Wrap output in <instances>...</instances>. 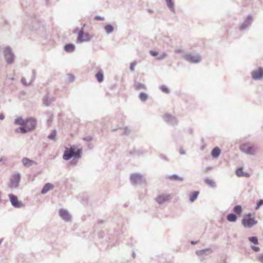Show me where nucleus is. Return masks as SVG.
<instances>
[{"mask_svg":"<svg viewBox=\"0 0 263 263\" xmlns=\"http://www.w3.org/2000/svg\"><path fill=\"white\" fill-rule=\"evenodd\" d=\"M14 123L16 125L22 126L15 129L17 133H26L32 131L35 129L36 125V120L32 118L24 120L20 117L15 119Z\"/></svg>","mask_w":263,"mask_h":263,"instance_id":"nucleus-1","label":"nucleus"},{"mask_svg":"<svg viewBox=\"0 0 263 263\" xmlns=\"http://www.w3.org/2000/svg\"><path fill=\"white\" fill-rule=\"evenodd\" d=\"M82 153L81 149L77 148L74 145H71L69 148L66 147L63 158L64 160H68L72 157L80 158Z\"/></svg>","mask_w":263,"mask_h":263,"instance_id":"nucleus-2","label":"nucleus"},{"mask_svg":"<svg viewBox=\"0 0 263 263\" xmlns=\"http://www.w3.org/2000/svg\"><path fill=\"white\" fill-rule=\"evenodd\" d=\"M240 149L246 154L253 155L256 151L257 148L251 143H246L240 145Z\"/></svg>","mask_w":263,"mask_h":263,"instance_id":"nucleus-3","label":"nucleus"},{"mask_svg":"<svg viewBox=\"0 0 263 263\" xmlns=\"http://www.w3.org/2000/svg\"><path fill=\"white\" fill-rule=\"evenodd\" d=\"M248 218H243L242 221V224L245 228H250L257 223V220H255V217H252V214L249 213L247 215Z\"/></svg>","mask_w":263,"mask_h":263,"instance_id":"nucleus-4","label":"nucleus"},{"mask_svg":"<svg viewBox=\"0 0 263 263\" xmlns=\"http://www.w3.org/2000/svg\"><path fill=\"white\" fill-rule=\"evenodd\" d=\"M9 198L11 203L15 208H20L24 206V204L22 203V202L18 200L17 196L14 195L13 194H9Z\"/></svg>","mask_w":263,"mask_h":263,"instance_id":"nucleus-5","label":"nucleus"},{"mask_svg":"<svg viewBox=\"0 0 263 263\" xmlns=\"http://www.w3.org/2000/svg\"><path fill=\"white\" fill-rule=\"evenodd\" d=\"M90 39L91 36L88 33L84 34V32L82 29L79 32L77 42L79 43L83 42H87L90 41Z\"/></svg>","mask_w":263,"mask_h":263,"instance_id":"nucleus-6","label":"nucleus"},{"mask_svg":"<svg viewBox=\"0 0 263 263\" xmlns=\"http://www.w3.org/2000/svg\"><path fill=\"white\" fill-rule=\"evenodd\" d=\"M20 181V175L19 174H14L10 181L9 186L11 188H15L18 186Z\"/></svg>","mask_w":263,"mask_h":263,"instance_id":"nucleus-7","label":"nucleus"},{"mask_svg":"<svg viewBox=\"0 0 263 263\" xmlns=\"http://www.w3.org/2000/svg\"><path fill=\"white\" fill-rule=\"evenodd\" d=\"M184 58L186 61L191 63H198L201 61V58L198 55H193L192 54H186Z\"/></svg>","mask_w":263,"mask_h":263,"instance_id":"nucleus-8","label":"nucleus"},{"mask_svg":"<svg viewBox=\"0 0 263 263\" xmlns=\"http://www.w3.org/2000/svg\"><path fill=\"white\" fill-rule=\"evenodd\" d=\"M4 54L6 60L8 63H11L14 60V55L9 47H7L4 50Z\"/></svg>","mask_w":263,"mask_h":263,"instance_id":"nucleus-9","label":"nucleus"},{"mask_svg":"<svg viewBox=\"0 0 263 263\" xmlns=\"http://www.w3.org/2000/svg\"><path fill=\"white\" fill-rule=\"evenodd\" d=\"M252 78L255 80L260 79L263 77V69L259 68L251 73Z\"/></svg>","mask_w":263,"mask_h":263,"instance_id":"nucleus-10","label":"nucleus"},{"mask_svg":"<svg viewBox=\"0 0 263 263\" xmlns=\"http://www.w3.org/2000/svg\"><path fill=\"white\" fill-rule=\"evenodd\" d=\"M170 198H171L170 195L163 194V195H159V196H158L156 198V200L158 203L161 204L166 201H168L170 199Z\"/></svg>","mask_w":263,"mask_h":263,"instance_id":"nucleus-11","label":"nucleus"},{"mask_svg":"<svg viewBox=\"0 0 263 263\" xmlns=\"http://www.w3.org/2000/svg\"><path fill=\"white\" fill-rule=\"evenodd\" d=\"M60 216L66 221H70L71 219V216L69 213L65 210L61 209L59 211Z\"/></svg>","mask_w":263,"mask_h":263,"instance_id":"nucleus-12","label":"nucleus"},{"mask_svg":"<svg viewBox=\"0 0 263 263\" xmlns=\"http://www.w3.org/2000/svg\"><path fill=\"white\" fill-rule=\"evenodd\" d=\"M22 162L24 166L26 167H29L34 164H36L35 162L27 158H23L22 159Z\"/></svg>","mask_w":263,"mask_h":263,"instance_id":"nucleus-13","label":"nucleus"},{"mask_svg":"<svg viewBox=\"0 0 263 263\" xmlns=\"http://www.w3.org/2000/svg\"><path fill=\"white\" fill-rule=\"evenodd\" d=\"M53 187H54V186L53 184H52L51 183H47L44 185L41 192L43 194H46L49 191H50V190H52Z\"/></svg>","mask_w":263,"mask_h":263,"instance_id":"nucleus-14","label":"nucleus"},{"mask_svg":"<svg viewBox=\"0 0 263 263\" xmlns=\"http://www.w3.org/2000/svg\"><path fill=\"white\" fill-rule=\"evenodd\" d=\"M236 174L238 177H250V175L246 172H243L242 168H238L236 171Z\"/></svg>","mask_w":263,"mask_h":263,"instance_id":"nucleus-15","label":"nucleus"},{"mask_svg":"<svg viewBox=\"0 0 263 263\" xmlns=\"http://www.w3.org/2000/svg\"><path fill=\"white\" fill-rule=\"evenodd\" d=\"M252 20V17L250 16H249L246 20L243 23L241 26L240 27V29H243L247 27L248 25H249Z\"/></svg>","mask_w":263,"mask_h":263,"instance_id":"nucleus-16","label":"nucleus"},{"mask_svg":"<svg viewBox=\"0 0 263 263\" xmlns=\"http://www.w3.org/2000/svg\"><path fill=\"white\" fill-rule=\"evenodd\" d=\"M141 179V176L139 174H133L130 177L131 181L133 183H136Z\"/></svg>","mask_w":263,"mask_h":263,"instance_id":"nucleus-17","label":"nucleus"},{"mask_svg":"<svg viewBox=\"0 0 263 263\" xmlns=\"http://www.w3.org/2000/svg\"><path fill=\"white\" fill-rule=\"evenodd\" d=\"M74 49V45L71 44H67L64 47L65 50L68 52L73 51Z\"/></svg>","mask_w":263,"mask_h":263,"instance_id":"nucleus-18","label":"nucleus"},{"mask_svg":"<svg viewBox=\"0 0 263 263\" xmlns=\"http://www.w3.org/2000/svg\"><path fill=\"white\" fill-rule=\"evenodd\" d=\"M220 154V149L219 147H215L212 151V156L214 158H217Z\"/></svg>","mask_w":263,"mask_h":263,"instance_id":"nucleus-19","label":"nucleus"},{"mask_svg":"<svg viewBox=\"0 0 263 263\" xmlns=\"http://www.w3.org/2000/svg\"><path fill=\"white\" fill-rule=\"evenodd\" d=\"M199 192L195 191L190 195V200L191 201L193 202L198 197L199 195Z\"/></svg>","mask_w":263,"mask_h":263,"instance_id":"nucleus-20","label":"nucleus"},{"mask_svg":"<svg viewBox=\"0 0 263 263\" xmlns=\"http://www.w3.org/2000/svg\"><path fill=\"white\" fill-rule=\"evenodd\" d=\"M237 217L234 214H230L227 216V219L230 222H234L236 220Z\"/></svg>","mask_w":263,"mask_h":263,"instance_id":"nucleus-21","label":"nucleus"},{"mask_svg":"<svg viewBox=\"0 0 263 263\" xmlns=\"http://www.w3.org/2000/svg\"><path fill=\"white\" fill-rule=\"evenodd\" d=\"M96 77L99 82H101L103 80V74L101 71H99L96 74Z\"/></svg>","mask_w":263,"mask_h":263,"instance_id":"nucleus-22","label":"nucleus"},{"mask_svg":"<svg viewBox=\"0 0 263 263\" xmlns=\"http://www.w3.org/2000/svg\"><path fill=\"white\" fill-rule=\"evenodd\" d=\"M173 1V0H165L167 7L172 10H174V4Z\"/></svg>","mask_w":263,"mask_h":263,"instance_id":"nucleus-23","label":"nucleus"},{"mask_svg":"<svg viewBox=\"0 0 263 263\" xmlns=\"http://www.w3.org/2000/svg\"><path fill=\"white\" fill-rule=\"evenodd\" d=\"M105 30L107 33H109L112 32L114 28L111 25H107L105 27Z\"/></svg>","mask_w":263,"mask_h":263,"instance_id":"nucleus-24","label":"nucleus"},{"mask_svg":"<svg viewBox=\"0 0 263 263\" xmlns=\"http://www.w3.org/2000/svg\"><path fill=\"white\" fill-rule=\"evenodd\" d=\"M135 87L137 90H140V89H145L146 88L145 85L144 84H141V83H137V84H135Z\"/></svg>","mask_w":263,"mask_h":263,"instance_id":"nucleus-25","label":"nucleus"},{"mask_svg":"<svg viewBox=\"0 0 263 263\" xmlns=\"http://www.w3.org/2000/svg\"><path fill=\"white\" fill-rule=\"evenodd\" d=\"M234 212L237 214H240L242 211V208L240 205H236L234 207Z\"/></svg>","mask_w":263,"mask_h":263,"instance_id":"nucleus-26","label":"nucleus"},{"mask_svg":"<svg viewBox=\"0 0 263 263\" xmlns=\"http://www.w3.org/2000/svg\"><path fill=\"white\" fill-rule=\"evenodd\" d=\"M249 240L254 244H258V239L256 237H250L249 238Z\"/></svg>","mask_w":263,"mask_h":263,"instance_id":"nucleus-27","label":"nucleus"},{"mask_svg":"<svg viewBox=\"0 0 263 263\" xmlns=\"http://www.w3.org/2000/svg\"><path fill=\"white\" fill-rule=\"evenodd\" d=\"M140 99L144 101L147 99V95L145 93H141L139 96Z\"/></svg>","mask_w":263,"mask_h":263,"instance_id":"nucleus-28","label":"nucleus"},{"mask_svg":"<svg viewBox=\"0 0 263 263\" xmlns=\"http://www.w3.org/2000/svg\"><path fill=\"white\" fill-rule=\"evenodd\" d=\"M160 89L165 93H168L169 92V89L167 87V86L165 85H162L160 87Z\"/></svg>","mask_w":263,"mask_h":263,"instance_id":"nucleus-29","label":"nucleus"},{"mask_svg":"<svg viewBox=\"0 0 263 263\" xmlns=\"http://www.w3.org/2000/svg\"><path fill=\"white\" fill-rule=\"evenodd\" d=\"M136 64L137 63L136 62H134L130 64V69L132 71H134L135 67L136 66Z\"/></svg>","mask_w":263,"mask_h":263,"instance_id":"nucleus-30","label":"nucleus"},{"mask_svg":"<svg viewBox=\"0 0 263 263\" xmlns=\"http://www.w3.org/2000/svg\"><path fill=\"white\" fill-rule=\"evenodd\" d=\"M263 204V200L262 199H261L257 203V205H256V209H258L260 206L262 205Z\"/></svg>","mask_w":263,"mask_h":263,"instance_id":"nucleus-31","label":"nucleus"},{"mask_svg":"<svg viewBox=\"0 0 263 263\" xmlns=\"http://www.w3.org/2000/svg\"><path fill=\"white\" fill-rule=\"evenodd\" d=\"M257 260L261 262V263H263V254H260V255H259L258 256H257Z\"/></svg>","mask_w":263,"mask_h":263,"instance_id":"nucleus-32","label":"nucleus"},{"mask_svg":"<svg viewBox=\"0 0 263 263\" xmlns=\"http://www.w3.org/2000/svg\"><path fill=\"white\" fill-rule=\"evenodd\" d=\"M150 53L151 54L153 55V56H156L158 54V52L156 51H153V50H152L150 51Z\"/></svg>","mask_w":263,"mask_h":263,"instance_id":"nucleus-33","label":"nucleus"},{"mask_svg":"<svg viewBox=\"0 0 263 263\" xmlns=\"http://www.w3.org/2000/svg\"><path fill=\"white\" fill-rule=\"evenodd\" d=\"M95 19L98 21H103L104 20V18L101 16H97L95 17Z\"/></svg>","mask_w":263,"mask_h":263,"instance_id":"nucleus-34","label":"nucleus"},{"mask_svg":"<svg viewBox=\"0 0 263 263\" xmlns=\"http://www.w3.org/2000/svg\"><path fill=\"white\" fill-rule=\"evenodd\" d=\"M48 138L51 140H53L55 138V134H50L49 136H48Z\"/></svg>","mask_w":263,"mask_h":263,"instance_id":"nucleus-35","label":"nucleus"},{"mask_svg":"<svg viewBox=\"0 0 263 263\" xmlns=\"http://www.w3.org/2000/svg\"><path fill=\"white\" fill-rule=\"evenodd\" d=\"M170 179H178L179 177L176 175H173L170 177Z\"/></svg>","mask_w":263,"mask_h":263,"instance_id":"nucleus-36","label":"nucleus"},{"mask_svg":"<svg viewBox=\"0 0 263 263\" xmlns=\"http://www.w3.org/2000/svg\"><path fill=\"white\" fill-rule=\"evenodd\" d=\"M252 248L255 251H258L259 250V248L258 247L252 246Z\"/></svg>","mask_w":263,"mask_h":263,"instance_id":"nucleus-37","label":"nucleus"},{"mask_svg":"<svg viewBox=\"0 0 263 263\" xmlns=\"http://www.w3.org/2000/svg\"><path fill=\"white\" fill-rule=\"evenodd\" d=\"M4 119V116L2 114H0V119L3 120Z\"/></svg>","mask_w":263,"mask_h":263,"instance_id":"nucleus-38","label":"nucleus"},{"mask_svg":"<svg viewBox=\"0 0 263 263\" xmlns=\"http://www.w3.org/2000/svg\"><path fill=\"white\" fill-rule=\"evenodd\" d=\"M197 243V242H195V241H192V242H191V243H192V244H195V243Z\"/></svg>","mask_w":263,"mask_h":263,"instance_id":"nucleus-39","label":"nucleus"},{"mask_svg":"<svg viewBox=\"0 0 263 263\" xmlns=\"http://www.w3.org/2000/svg\"><path fill=\"white\" fill-rule=\"evenodd\" d=\"M165 56H166V54L164 53V54H163V57H162V58H164V57H165Z\"/></svg>","mask_w":263,"mask_h":263,"instance_id":"nucleus-40","label":"nucleus"},{"mask_svg":"<svg viewBox=\"0 0 263 263\" xmlns=\"http://www.w3.org/2000/svg\"><path fill=\"white\" fill-rule=\"evenodd\" d=\"M22 82L23 83H24V79H22Z\"/></svg>","mask_w":263,"mask_h":263,"instance_id":"nucleus-41","label":"nucleus"},{"mask_svg":"<svg viewBox=\"0 0 263 263\" xmlns=\"http://www.w3.org/2000/svg\"><path fill=\"white\" fill-rule=\"evenodd\" d=\"M2 242V240L0 239V244Z\"/></svg>","mask_w":263,"mask_h":263,"instance_id":"nucleus-42","label":"nucleus"}]
</instances>
